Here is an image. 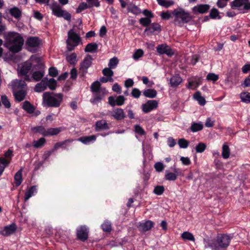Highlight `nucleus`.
<instances>
[{
    "mask_svg": "<svg viewBox=\"0 0 250 250\" xmlns=\"http://www.w3.org/2000/svg\"><path fill=\"white\" fill-rule=\"evenodd\" d=\"M231 237L228 235L219 234L213 240L204 239L206 248H210L213 250H226L229 246Z\"/></svg>",
    "mask_w": 250,
    "mask_h": 250,
    "instance_id": "1",
    "label": "nucleus"
},
{
    "mask_svg": "<svg viewBox=\"0 0 250 250\" xmlns=\"http://www.w3.org/2000/svg\"><path fill=\"white\" fill-rule=\"evenodd\" d=\"M23 38L18 33H9L6 37V41L4 44L5 47L13 53L20 52L23 44Z\"/></svg>",
    "mask_w": 250,
    "mask_h": 250,
    "instance_id": "2",
    "label": "nucleus"
},
{
    "mask_svg": "<svg viewBox=\"0 0 250 250\" xmlns=\"http://www.w3.org/2000/svg\"><path fill=\"white\" fill-rule=\"evenodd\" d=\"M63 95L62 93L46 92L43 94V103L49 107H58L63 101Z\"/></svg>",
    "mask_w": 250,
    "mask_h": 250,
    "instance_id": "3",
    "label": "nucleus"
},
{
    "mask_svg": "<svg viewBox=\"0 0 250 250\" xmlns=\"http://www.w3.org/2000/svg\"><path fill=\"white\" fill-rule=\"evenodd\" d=\"M172 14L175 18L174 20V24L179 25L182 23L188 22L192 19L190 13L185 11L181 8L175 9L172 11Z\"/></svg>",
    "mask_w": 250,
    "mask_h": 250,
    "instance_id": "4",
    "label": "nucleus"
},
{
    "mask_svg": "<svg viewBox=\"0 0 250 250\" xmlns=\"http://www.w3.org/2000/svg\"><path fill=\"white\" fill-rule=\"evenodd\" d=\"M81 41L80 37L73 30H70L68 32V39L66 40L67 48L69 51L74 49Z\"/></svg>",
    "mask_w": 250,
    "mask_h": 250,
    "instance_id": "5",
    "label": "nucleus"
},
{
    "mask_svg": "<svg viewBox=\"0 0 250 250\" xmlns=\"http://www.w3.org/2000/svg\"><path fill=\"white\" fill-rule=\"evenodd\" d=\"M9 86L11 87L13 92H15L21 89H24L26 84L24 81L16 79L11 82Z\"/></svg>",
    "mask_w": 250,
    "mask_h": 250,
    "instance_id": "6",
    "label": "nucleus"
},
{
    "mask_svg": "<svg viewBox=\"0 0 250 250\" xmlns=\"http://www.w3.org/2000/svg\"><path fill=\"white\" fill-rule=\"evenodd\" d=\"M93 58L90 55H88L84 59L83 61L80 64V70L83 72V74L87 73V69L91 66Z\"/></svg>",
    "mask_w": 250,
    "mask_h": 250,
    "instance_id": "7",
    "label": "nucleus"
},
{
    "mask_svg": "<svg viewBox=\"0 0 250 250\" xmlns=\"http://www.w3.org/2000/svg\"><path fill=\"white\" fill-rule=\"evenodd\" d=\"M158 106V102L156 100H149L142 105V110L145 113H147L155 109Z\"/></svg>",
    "mask_w": 250,
    "mask_h": 250,
    "instance_id": "8",
    "label": "nucleus"
},
{
    "mask_svg": "<svg viewBox=\"0 0 250 250\" xmlns=\"http://www.w3.org/2000/svg\"><path fill=\"white\" fill-rule=\"evenodd\" d=\"M17 229V226L14 223L4 227L2 230L0 231V234L4 236H8L13 234Z\"/></svg>",
    "mask_w": 250,
    "mask_h": 250,
    "instance_id": "9",
    "label": "nucleus"
},
{
    "mask_svg": "<svg viewBox=\"0 0 250 250\" xmlns=\"http://www.w3.org/2000/svg\"><path fill=\"white\" fill-rule=\"evenodd\" d=\"M161 31V26L157 23H152L150 24L149 26L145 30V32L146 33L147 35L154 34L155 32H160Z\"/></svg>",
    "mask_w": 250,
    "mask_h": 250,
    "instance_id": "10",
    "label": "nucleus"
},
{
    "mask_svg": "<svg viewBox=\"0 0 250 250\" xmlns=\"http://www.w3.org/2000/svg\"><path fill=\"white\" fill-rule=\"evenodd\" d=\"M41 42L38 37H31L28 38L26 41V45L29 48H35L39 46Z\"/></svg>",
    "mask_w": 250,
    "mask_h": 250,
    "instance_id": "11",
    "label": "nucleus"
},
{
    "mask_svg": "<svg viewBox=\"0 0 250 250\" xmlns=\"http://www.w3.org/2000/svg\"><path fill=\"white\" fill-rule=\"evenodd\" d=\"M88 229L85 226H82L77 229V235L78 238L83 241H84L88 238Z\"/></svg>",
    "mask_w": 250,
    "mask_h": 250,
    "instance_id": "12",
    "label": "nucleus"
},
{
    "mask_svg": "<svg viewBox=\"0 0 250 250\" xmlns=\"http://www.w3.org/2000/svg\"><path fill=\"white\" fill-rule=\"evenodd\" d=\"M210 9V5L207 4L197 5L192 8L194 14H204L208 12Z\"/></svg>",
    "mask_w": 250,
    "mask_h": 250,
    "instance_id": "13",
    "label": "nucleus"
},
{
    "mask_svg": "<svg viewBox=\"0 0 250 250\" xmlns=\"http://www.w3.org/2000/svg\"><path fill=\"white\" fill-rule=\"evenodd\" d=\"M157 51L160 54H166L168 56H171L173 55V52L170 48L165 44L159 45L157 47Z\"/></svg>",
    "mask_w": 250,
    "mask_h": 250,
    "instance_id": "14",
    "label": "nucleus"
},
{
    "mask_svg": "<svg viewBox=\"0 0 250 250\" xmlns=\"http://www.w3.org/2000/svg\"><path fill=\"white\" fill-rule=\"evenodd\" d=\"M111 116L117 120H121L125 117V114L122 108H116L113 110Z\"/></svg>",
    "mask_w": 250,
    "mask_h": 250,
    "instance_id": "15",
    "label": "nucleus"
},
{
    "mask_svg": "<svg viewBox=\"0 0 250 250\" xmlns=\"http://www.w3.org/2000/svg\"><path fill=\"white\" fill-rule=\"evenodd\" d=\"M201 80L200 78H191L188 79V84L187 87L189 89H195L201 83Z\"/></svg>",
    "mask_w": 250,
    "mask_h": 250,
    "instance_id": "16",
    "label": "nucleus"
},
{
    "mask_svg": "<svg viewBox=\"0 0 250 250\" xmlns=\"http://www.w3.org/2000/svg\"><path fill=\"white\" fill-rule=\"evenodd\" d=\"M48 5L50 6L54 15L58 17H60V15L62 13L63 10L62 9L60 5L56 2H53L51 4H48Z\"/></svg>",
    "mask_w": 250,
    "mask_h": 250,
    "instance_id": "17",
    "label": "nucleus"
},
{
    "mask_svg": "<svg viewBox=\"0 0 250 250\" xmlns=\"http://www.w3.org/2000/svg\"><path fill=\"white\" fill-rule=\"evenodd\" d=\"M13 93L15 100L19 102L23 101L27 94L26 91L25 89H21V90L13 92Z\"/></svg>",
    "mask_w": 250,
    "mask_h": 250,
    "instance_id": "18",
    "label": "nucleus"
},
{
    "mask_svg": "<svg viewBox=\"0 0 250 250\" xmlns=\"http://www.w3.org/2000/svg\"><path fill=\"white\" fill-rule=\"evenodd\" d=\"M32 64L30 62H25L21 68L20 73L21 75H26L32 68Z\"/></svg>",
    "mask_w": 250,
    "mask_h": 250,
    "instance_id": "19",
    "label": "nucleus"
},
{
    "mask_svg": "<svg viewBox=\"0 0 250 250\" xmlns=\"http://www.w3.org/2000/svg\"><path fill=\"white\" fill-rule=\"evenodd\" d=\"M153 226V222L148 220L144 223H140L139 225V229L140 230L144 231H147L150 229Z\"/></svg>",
    "mask_w": 250,
    "mask_h": 250,
    "instance_id": "20",
    "label": "nucleus"
},
{
    "mask_svg": "<svg viewBox=\"0 0 250 250\" xmlns=\"http://www.w3.org/2000/svg\"><path fill=\"white\" fill-rule=\"evenodd\" d=\"M96 136L92 135L91 136H82L78 139V141L82 143L87 145L90 142H93L96 140Z\"/></svg>",
    "mask_w": 250,
    "mask_h": 250,
    "instance_id": "21",
    "label": "nucleus"
},
{
    "mask_svg": "<svg viewBox=\"0 0 250 250\" xmlns=\"http://www.w3.org/2000/svg\"><path fill=\"white\" fill-rule=\"evenodd\" d=\"M95 130L99 131L102 130H106L109 128L108 125L105 120L98 121L96 123Z\"/></svg>",
    "mask_w": 250,
    "mask_h": 250,
    "instance_id": "22",
    "label": "nucleus"
},
{
    "mask_svg": "<svg viewBox=\"0 0 250 250\" xmlns=\"http://www.w3.org/2000/svg\"><path fill=\"white\" fill-rule=\"evenodd\" d=\"M182 82V79L179 75L172 77L170 79V84L172 87H177Z\"/></svg>",
    "mask_w": 250,
    "mask_h": 250,
    "instance_id": "23",
    "label": "nucleus"
},
{
    "mask_svg": "<svg viewBox=\"0 0 250 250\" xmlns=\"http://www.w3.org/2000/svg\"><path fill=\"white\" fill-rule=\"evenodd\" d=\"M22 107L29 114L34 113L35 110V107L28 101H26L23 103Z\"/></svg>",
    "mask_w": 250,
    "mask_h": 250,
    "instance_id": "24",
    "label": "nucleus"
},
{
    "mask_svg": "<svg viewBox=\"0 0 250 250\" xmlns=\"http://www.w3.org/2000/svg\"><path fill=\"white\" fill-rule=\"evenodd\" d=\"M10 14L15 19H19L21 16V10L17 7H14L9 10Z\"/></svg>",
    "mask_w": 250,
    "mask_h": 250,
    "instance_id": "25",
    "label": "nucleus"
},
{
    "mask_svg": "<svg viewBox=\"0 0 250 250\" xmlns=\"http://www.w3.org/2000/svg\"><path fill=\"white\" fill-rule=\"evenodd\" d=\"M73 141V140L72 139H67L62 142H58L55 144L53 149L55 151L60 147L66 149V147L64 146L67 145L68 143H72Z\"/></svg>",
    "mask_w": 250,
    "mask_h": 250,
    "instance_id": "26",
    "label": "nucleus"
},
{
    "mask_svg": "<svg viewBox=\"0 0 250 250\" xmlns=\"http://www.w3.org/2000/svg\"><path fill=\"white\" fill-rule=\"evenodd\" d=\"M22 169L21 168L15 175L14 176V180H15V183L16 187L19 186L22 181Z\"/></svg>",
    "mask_w": 250,
    "mask_h": 250,
    "instance_id": "27",
    "label": "nucleus"
},
{
    "mask_svg": "<svg viewBox=\"0 0 250 250\" xmlns=\"http://www.w3.org/2000/svg\"><path fill=\"white\" fill-rule=\"evenodd\" d=\"M98 45L95 42L89 43L87 44L84 49L86 52L94 53L97 51Z\"/></svg>",
    "mask_w": 250,
    "mask_h": 250,
    "instance_id": "28",
    "label": "nucleus"
},
{
    "mask_svg": "<svg viewBox=\"0 0 250 250\" xmlns=\"http://www.w3.org/2000/svg\"><path fill=\"white\" fill-rule=\"evenodd\" d=\"M61 131V128H49L46 129L45 136L58 135Z\"/></svg>",
    "mask_w": 250,
    "mask_h": 250,
    "instance_id": "29",
    "label": "nucleus"
},
{
    "mask_svg": "<svg viewBox=\"0 0 250 250\" xmlns=\"http://www.w3.org/2000/svg\"><path fill=\"white\" fill-rule=\"evenodd\" d=\"M178 169H174V171L175 173L169 172L168 171H166L165 179L168 181H174L177 179V175L176 173H177Z\"/></svg>",
    "mask_w": 250,
    "mask_h": 250,
    "instance_id": "30",
    "label": "nucleus"
},
{
    "mask_svg": "<svg viewBox=\"0 0 250 250\" xmlns=\"http://www.w3.org/2000/svg\"><path fill=\"white\" fill-rule=\"evenodd\" d=\"M47 86V83L43 82V81H42L35 85L34 90L37 92H42L46 88Z\"/></svg>",
    "mask_w": 250,
    "mask_h": 250,
    "instance_id": "31",
    "label": "nucleus"
},
{
    "mask_svg": "<svg viewBox=\"0 0 250 250\" xmlns=\"http://www.w3.org/2000/svg\"><path fill=\"white\" fill-rule=\"evenodd\" d=\"M31 130L34 133H39L42 135L45 136L46 129L42 125L33 127L31 128Z\"/></svg>",
    "mask_w": 250,
    "mask_h": 250,
    "instance_id": "32",
    "label": "nucleus"
},
{
    "mask_svg": "<svg viewBox=\"0 0 250 250\" xmlns=\"http://www.w3.org/2000/svg\"><path fill=\"white\" fill-rule=\"evenodd\" d=\"M157 91L153 89H148L143 92L144 95L147 98H153L157 95Z\"/></svg>",
    "mask_w": 250,
    "mask_h": 250,
    "instance_id": "33",
    "label": "nucleus"
},
{
    "mask_svg": "<svg viewBox=\"0 0 250 250\" xmlns=\"http://www.w3.org/2000/svg\"><path fill=\"white\" fill-rule=\"evenodd\" d=\"M230 155V149L229 146L226 145L224 144L222 146V156L223 158L226 159L229 158Z\"/></svg>",
    "mask_w": 250,
    "mask_h": 250,
    "instance_id": "34",
    "label": "nucleus"
},
{
    "mask_svg": "<svg viewBox=\"0 0 250 250\" xmlns=\"http://www.w3.org/2000/svg\"><path fill=\"white\" fill-rule=\"evenodd\" d=\"M36 192V186H32L25 193L24 201H27Z\"/></svg>",
    "mask_w": 250,
    "mask_h": 250,
    "instance_id": "35",
    "label": "nucleus"
},
{
    "mask_svg": "<svg viewBox=\"0 0 250 250\" xmlns=\"http://www.w3.org/2000/svg\"><path fill=\"white\" fill-rule=\"evenodd\" d=\"M44 76L43 71H36L33 73L32 78L36 82L40 81Z\"/></svg>",
    "mask_w": 250,
    "mask_h": 250,
    "instance_id": "36",
    "label": "nucleus"
},
{
    "mask_svg": "<svg viewBox=\"0 0 250 250\" xmlns=\"http://www.w3.org/2000/svg\"><path fill=\"white\" fill-rule=\"evenodd\" d=\"M195 99H196L201 105H204L206 104V100L204 97L201 95V93L199 91L195 92L193 96Z\"/></svg>",
    "mask_w": 250,
    "mask_h": 250,
    "instance_id": "37",
    "label": "nucleus"
},
{
    "mask_svg": "<svg viewBox=\"0 0 250 250\" xmlns=\"http://www.w3.org/2000/svg\"><path fill=\"white\" fill-rule=\"evenodd\" d=\"M128 12H131L134 14L137 15L141 13V11L137 6L130 4L127 7Z\"/></svg>",
    "mask_w": 250,
    "mask_h": 250,
    "instance_id": "38",
    "label": "nucleus"
},
{
    "mask_svg": "<svg viewBox=\"0 0 250 250\" xmlns=\"http://www.w3.org/2000/svg\"><path fill=\"white\" fill-rule=\"evenodd\" d=\"M245 0H234L230 2L231 7L234 9L244 5Z\"/></svg>",
    "mask_w": 250,
    "mask_h": 250,
    "instance_id": "39",
    "label": "nucleus"
},
{
    "mask_svg": "<svg viewBox=\"0 0 250 250\" xmlns=\"http://www.w3.org/2000/svg\"><path fill=\"white\" fill-rule=\"evenodd\" d=\"M181 237L184 240H188L191 241H195V238L193 235L188 231L184 232L181 234Z\"/></svg>",
    "mask_w": 250,
    "mask_h": 250,
    "instance_id": "40",
    "label": "nucleus"
},
{
    "mask_svg": "<svg viewBox=\"0 0 250 250\" xmlns=\"http://www.w3.org/2000/svg\"><path fill=\"white\" fill-rule=\"evenodd\" d=\"M240 96L243 102L250 103V93L243 92L240 94Z\"/></svg>",
    "mask_w": 250,
    "mask_h": 250,
    "instance_id": "41",
    "label": "nucleus"
},
{
    "mask_svg": "<svg viewBox=\"0 0 250 250\" xmlns=\"http://www.w3.org/2000/svg\"><path fill=\"white\" fill-rule=\"evenodd\" d=\"M66 60L71 64H74L77 62V56L75 53H73L66 57Z\"/></svg>",
    "mask_w": 250,
    "mask_h": 250,
    "instance_id": "42",
    "label": "nucleus"
},
{
    "mask_svg": "<svg viewBox=\"0 0 250 250\" xmlns=\"http://www.w3.org/2000/svg\"><path fill=\"white\" fill-rule=\"evenodd\" d=\"M209 16L212 19H221V17L219 16V12L218 10L215 8H212L210 10V13H209Z\"/></svg>",
    "mask_w": 250,
    "mask_h": 250,
    "instance_id": "43",
    "label": "nucleus"
},
{
    "mask_svg": "<svg viewBox=\"0 0 250 250\" xmlns=\"http://www.w3.org/2000/svg\"><path fill=\"white\" fill-rule=\"evenodd\" d=\"M46 142L45 139L44 138H41L38 141H33V146L35 148H39L42 147Z\"/></svg>",
    "mask_w": 250,
    "mask_h": 250,
    "instance_id": "44",
    "label": "nucleus"
},
{
    "mask_svg": "<svg viewBox=\"0 0 250 250\" xmlns=\"http://www.w3.org/2000/svg\"><path fill=\"white\" fill-rule=\"evenodd\" d=\"M203 128V125L201 123H193L191 125L190 129L192 132H196L201 130Z\"/></svg>",
    "mask_w": 250,
    "mask_h": 250,
    "instance_id": "45",
    "label": "nucleus"
},
{
    "mask_svg": "<svg viewBox=\"0 0 250 250\" xmlns=\"http://www.w3.org/2000/svg\"><path fill=\"white\" fill-rule=\"evenodd\" d=\"M119 63V60L116 57H114L109 60L108 66L110 68H115Z\"/></svg>",
    "mask_w": 250,
    "mask_h": 250,
    "instance_id": "46",
    "label": "nucleus"
},
{
    "mask_svg": "<svg viewBox=\"0 0 250 250\" xmlns=\"http://www.w3.org/2000/svg\"><path fill=\"white\" fill-rule=\"evenodd\" d=\"M101 87V83L100 82L96 81L94 82L91 86V91L93 92H99L100 89Z\"/></svg>",
    "mask_w": 250,
    "mask_h": 250,
    "instance_id": "47",
    "label": "nucleus"
},
{
    "mask_svg": "<svg viewBox=\"0 0 250 250\" xmlns=\"http://www.w3.org/2000/svg\"><path fill=\"white\" fill-rule=\"evenodd\" d=\"M104 231L110 232L111 230V223L108 221H105L101 226Z\"/></svg>",
    "mask_w": 250,
    "mask_h": 250,
    "instance_id": "48",
    "label": "nucleus"
},
{
    "mask_svg": "<svg viewBox=\"0 0 250 250\" xmlns=\"http://www.w3.org/2000/svg\"><path fill=\"white\" fill-rule=\"evenodd\" d=\"M178 144L180 148H186L188 147L189 145V142L184 138H181L179 139Z\"/></svg>",
    "mask_w": 250,
    "mask_h": 250,
    "instance_id": "49",
    "label": "nucleus"
},
{
    "mask_svg": "<svg viewBox=\"0 0 250 250\" xmlns=\"http://www.w3.org/2000/svg\"><path fill=\"white\" fill-rule=\"evenodd\" d=\"M139 21L143 26L147 27L150 25L151 21L149 18H142L140 19Z\"/></svg>",
    "mask_w": 250,
    "mask_h": 250,
    "instance_id": "50",
    "label": "nucleus"
},
{
    "mask_svg": "<svg viewBox=\"0 0 250 250\" xmlns=\"http://www.w3.org/2000/svg\"><path fill=\"white\" fill-rule=\"evenodd\" d=\"M158 3L161 6L167 8L174 4L172 1H166L165 0H157Z\"/></svg>",
    "mask_w": 250,
    "mask_h": 250,
    "instance_id": "51",
    "label": "nucleus"
},
{
    "mask_svg": "<svg viewBox=\"0 0 250 250\" xmlns=\"http://www.w3.org/2000/svg\"><path fill=\"white\" fill-rule=\"evenodd\" d=\"M206 145L203 143H199L195 147V150L197 153L203 152L206 148Z\"/></svg>",
    "mask_w": 250,
    "mask_h": 250,
    "instance_id": "52",
    "label": "nucleus"
},
{
    "mask_svg": "<svg viewBox=\"0 0 250 250\" xmlns=\"http://www.w3.org/2000/svg\"><path fill=\"white\" fill-rule=\"evenodd\" d=\"M134 131L136 133L140 135H146V132L144 129L139 125H134Z\"/></svg>",
    "mask_w": 250,
    "mask_h": 250,
    "instance_id": "53",
    "label": "nucleus"
},
{
    "mask_svg": "<svg viewBox=\"0 0 250 250\" xmlns=\"http://www.w3.org/2000/svg\"><path fill=\"white\" fill-rule=\"evenodd\" d=\"M1 100L2 104L4 105V106L9 108L11 106L10 103L7 98V97L5 95H2L1 97Z\"/></svg>",
    "mask_w": 250,
    "mask_h": 250,
    "instance_id": "54",
    "label": "nucleus"
},
{
    "mask_svg": "<svg viewBox=\"0 0 250 250\" xmlns=\"http://www.w3.org/2000/svg\"><path fill=\"white\" fill-rule=\"evenodd\" d=\"M102 73L104 76L107 77H111L114 74L113 71L111 70V68H110L109 67L104 68L102 70Z\"/></svg>",
    "mask_w": 250,
    "mask_h": 250,
    "instance_id": "55",
    "label": "nucleus"
},
{
    "mask_svg": "<svg viewBox=\"0 0 250 250\" xmlns=\"http://www.w3.org/2000/svg\"><path fill=\"white\" fill-rule=\"evenodd\" d=\"M165 188L163 186H157L155 187L153 192L158 195L162 194L164 191Z\"/></svg>",
    "mask_w": 250,
    "mask_h": 250,
    "instance_id": "56",
    "label": "nucleus"
},
{
    "mask_svg": "<svg viewBox=\"0 0 250 250\" xmlns=\"http://www.w3.org/2000/svg\"><path fill=\"white\" fill-rule=\"evenodd\" d=\"M125 98L124 96L120 95L117 97L116 99V104L118 106H121L124 104L125 101Z\"/></svg>",
    "mask_w": 250,
    "mask_h": 250,
    "instance_id": "57",
    "label": "nucleus"
},
{
    "mask_svg": "<svg viewBox=\"0 0 250 250\" xmlns=\"http://www.w3.org/2000/svg\"><path fill=\"white\" fill-rule=\"evenodd\" d=\"M56 81L53 78L50 79L48 82L47 85L51 90H54L56 88Z\"/></svg>",
    "mask_w": 250,
    "mask_h": 250,
    "instance_id": "58",
    "label": "nucleus"
},
{
    "mask_svg": "<svg viewBox=\"0 0 250 250\" xmlns=\"http://www.w3.org/2000/svg\"><path fill=\"white\" fill-rule=\"evenodd\" d=\"M144 54L143 51L141 49L137 50L133 55V58L135 60H138L140 57H142Z\"/></svg>",
    "mask_w": 250,
    "mask_h": 250,
    "instance_id": "59",
    "label": "nucleus"
},
{
    "mask_svg": "<svg viewBox=\"0 0 250 250\" xmlns=\"http://www.w3.org/2000/svg\"><path fill=\"white\" fill-rule=\"evenodd\" d=\"M87 8H89V6L88 5V4L82 2L79 5L78 7L77 8L76 10V12L77 13H79L81 12L83 10Z\"/></svg>",
    "mask_w": 250,
    "mask_h": 250,
    "instance_id": "60",
    "label": "nucleus"
},
{
    "mask_svg": "<svg viewBox=\"0 0 250 250\" xmlns=\"http://www.w3.org/2000/svg\"><path fill=\"white\" fill-rule=\"evenodd\" d=\"M219 78L217 75L214 73H209L207 76V79L208 81H212L213 82L216 81Z\"/></svg>",
    "mask_w": 250,
    "mask_h": 250,
    "instance_id": "61",
    "label": "nucleus"
},
{
    "mask_svg": "<svg viewBox=\"0 0 250 250\" xmlns=\"http://www.w3.org/2000/svg\"><path fill=\"white\" fill-rule=\"evenodd\" d=\"M89 6V8L92 7L93 6L99 7L100 5L98 0H86Z\"/></svg>",
    "mask_w": 250,
    "mask_h": 250,
    "instance_id": "62",
    "label": "nucleus"
},
{
    "mask_svg": "<svg viewBox=\"0 0 250 250\" xmlns=\"http://www.w3.org/2000/svg\"><path fill=\"white\" fill-rule=\"evenodd\" d=\"M60 16V17H63L65 20L67 21H70L71 20V14L65 10H63L62 13Z\"/></svg>",
    "mask_w": 250,
    "mask_h": 250,
    "instance_id": "63",
    "label": "nucleus"
},
{
    "mask_svg": "<svg viewBox=\"0 0 250 250\" xmlns=\"http://www.w3.org/2000/svg\"><path fill=\"white\" fill-rule=\"evenodd\" d=\"M154 167L156 171L160 172L164 169V166L162 163L157 162L155 164Z\"/></svg>",
    "mask_w": 250,
    "mask_h": 250,
    "instance_id": "64",
    "label": "nucleus"
}]
</instances>
